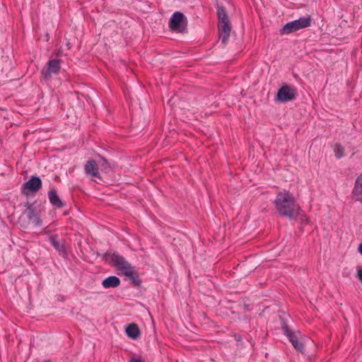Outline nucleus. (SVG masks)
<instances>
[{
	"mask_svg": "<svg viewBox=\"0 0 362 362\" xmlns=\"http://www.w3.org/2000/svg\"><path fill=\"white\" fill-rule=\"evenodd\" d=\"M274 204L279 215L291 221L296 220L301 210L293 194L287 190L279 192Z\"/></svg>",
	"mask_w": 362,
	"mask_h": 362,
	"instance_id": "1",
	"label": "nucleus"
},
{
	"mask_svg": "<svg viewBox=\"0 0 362 362\" xmlns=\"http://www.w3.org/2000/svg\"><path fill=\"white\" fill-rule=\"evenodd\" d=\"M103 257L105 261L108 262L112 267L119 272V274H123L133 267L123 256L117 252H106Z\"/></svg>",
	"mask_w": 362,
	"mask_h": 362,
	"instance_id": "2",
	"label": "nucleus"
},
{
	"mask_svg": "<svg viewBox=\"0 0 362 362\" xmlns=\"http://www.w3.org/2000/svg\"><path fill=\"white\" fill-rule=\"evenodd\" d=\"M311 24L310 16L300 17L298 20L286 23L280 30L281 35L290 34L303 28L309 27Z\"/></svg>",
	"mask_w": 362,
	"mask_h": 362,
	"instance_id": "3",
	"label": "nucleus"
},
{
	"mask_svg": "<svg viewBox=\"0 0 362 362\" xmlns=\"http://www.w3.org/2000/svg\"><path fill=\"white\" fill-rule=\"evenodd\" d=\"M281 329L284 334L288 337V340L291 342L293 347L299 352L305 353V346L302 341L299 340L301 333L300 332H293L289 329L286 323L281 320Z\"/></svg>",
	"mask_w": 362,
	"mask_h": 362,
	"instance_id": "4",
	"label": "nucleus"
},
{
	"mask_svg": "<svg viewBox=\"0 0 362 362\" xmlns=\"http://www.w3.org/2000/svg\"><path fill=\"white\" fill-rule=\"evenodd\" d=\"M187 25V19L180 11L175 12L169 21V28L174 32H183Z\"/></svg>",
	"mask_w": 362,
	"mask_h": 362,
	"instance_id": "5",
	"label": "nucleus"
},
{
	"mask_svg": "<svg viewBox=\"0 0 362 362\" xmlns=\"http://www.w3.org/2000/svg\"><path fill=\"white\" fill-rule=\"evenodd\" d=\"M42 187V182L40 177L33 175L25 182L21 187V193L28 196L30 194H35Z\"/></svg>",
	"mask_w": 362,
	"mask_h": 362,
	"instance_id": "6",
	"label": "nucleus"
},
{
	"mask_svg": "<svg viewBox=\"0 0 362 362\" xmlns=\"http://www.w3.org/2000/svg\"><path fill=\"white\" fill-rule=\"evenodd\" d=\"M297 95L298 93L295 88L288 85H284L278 90L276 100L278 102L285 103L294 100Z\"/></svg>",
	"mask_w": 362,
	"mask_h": 362,
	"instance_id": "7",
	"label": "nucleus"
},
{
	"mask_svg": "<svg viewBox=\"0 0 362 362\" xmlns=\"http://www.w3.org/2000/svg\"><path fill=\"white\" fill-rule=\"evenodd\" d=\"M62 62V60L59 59H49L47 63V68L42 71L44 78L48 80L52 77V74H59Z\"/></svg>",
	"mask_w": 362,
	"mask_h": 362,
	"instance_id": "8",
	"label": "nucleus"
},
{
	"mask_svg": "<svg viewBox=\"0 0 362 362\" xmlns=\"http://www.w3.org/2000/svg\"><path fill=\"white\" fill-rule=\"evenodd\" d=\"M25 206L26 207V209L25 210L24 214L26 215L28 220L35 226H42V221L36 211L34 204L27 202L25 203Z\"/></svg>",
	"mask_w": 362,
	"mask_h": 362,
	"instance_id": "9",
	"label": "nucleus"
},
{
	"mask_svg": "<svg viewBox=\"0 0 362 362\" xmlns=\"http://www.w3.org/2000/svg\"><path fill=\"white\" fill-rule=\"evenodd\" d=\"M231 24L230 21L218 22V29L219 33V37L221 40L223 44H226L230 35Z\"/></svg>",
	"mask_w": 362,
	"mask_h": 362,
	"instance_id": "10",
	"label": "nucleus"
},
{
	"mask_svg": "<svg viewBox=\"0 0 362 362\" xmlns=\"http://www.w3.org/2000/svg\"><path fill=\"white\" fill-rule=\"evenodd\" d=\"M351 194L356 201L362 204V173L356 177Z\"/></svg>",
	"mask_w": 362,
	"mask_h": 362,
	"instance_id": "11",
	"label": "nucleus"
},
{
	"mask_svg": "<svg viewBox=\"0 0 362 362\" xmlns=\"http://www.w3.org/2000/svg\"><path fill=\"white\" fill-rule=\"evenodd\" d=\"M84 171L87 175L100 178L98 164L95 160H90L84 165Z\"/></svg>",
	"mask_w": 362,
	"mask_h": 362,
	"instance_id": "12",
	"label": "nucleus"
},
{
	"mask_svg": "<svg viewBox=\"0 0 362 362\" xmlns=\"http://www.w3.org/2000/svg\"><path fill=\"white\" fill-rule=\"evenodd\" d=\"M48 198L52 206L57 208H62L65 204L60 199L56 189L52 188L48 192Z\"/></svg>",
	"mask_w": 362,
	"mask_h": 362,
	"instance_id": "13",
	"label": "nucleus"
},
{
	"mask_svg": "<svg viewBox=\"0 0 362 362\" xmlns=\"http://www.w3.org/2000/svg\"><path fill=\"white\" fill-rule=\"evenodd\" d=\"M124 276L128 277L131 281V284L134 286L139 287L141 284V281L139 276L138 273L134 269V267L123 274Z\"/></svg>",
	"mask_w": 362,
	"mask_h": 362,
	"instance_id": "14",
	"label": "nucleus"
},
{
	"mask_svg": "<svg viewBox=\"0 0 362 362\" xmlns=\"http://www.w3.org/2000/svg\"><path fill=\"white\" fill-rule=\"evenodd\" d=\"M57 235H52L49 237V241L57 251H58L60 254H62L63 255H66V250L65 248V246L64 244L60 243L57 240Z\"/></svg>",
	"mask_w": 362,
	"mask_h": 362,
	"instance_id": "15",
	"label": "nucleus"
},
{
	"mask_svg": "<svg viewBox=\"0 0 362 362\" xmlns=\"http://www.w3.org/2000/svg\"><path fill=\"white\" fill-rule=\"evenodd\" d=\"M120 279L116 276H110L102 281V286L105 288H117L120 285Z\"/></svg>",
	"mask_w": 362,
	"mask_h": 362,
	"instance_id": "16",
	"label": "nucleus"
},
{
	"mask_svg": "<svg viewBox=\"0 0 362 362\" xmlns=\"http://www.w3.org/2000/svg\"><path fill=\"white\" fill-rule=\"evenodd\" d=\"M126 333L127 335L132 339H137L141 334L140 329L138 325L135 323L129 324L127 327Z\"/></svg>",
	"mask_w": 362,
	"mask_h": 362,
	"instance_id": "17",
	"label": "nucleus"
},
{
	"mask_svg": "<svg viewBox=\"0 0 362 362\" xmlns=\"http://www.w3.org/2000/svg\"><path fill=\"white\" fill-rule=\"evenodd\" d=\"M217 16L218 22L230 21L226 9L222 4L217 3Z\"/></svg>",
	"mask_w": 362,
	"mask_h": 362,
	"instance_id": "18",
	"label": "nucleus"
},
{
	"mask_svg": "<svg viewBox=\"0 0 362 362\" xmlns=\"http://www.w3.org/2000/svg\"><path fill=\"white\" fill-rule=\"evenodd\" d=\"M335 157L337 159L341 158L344 156V148L340 144H336L334 148Z\"/></svg>",
	"mask_w": 362,
	"mask_h": 362,
	"instance_id": "19",
	"label": "nucleus"
},
{
	"mask_svg": "<svg viewBox=\"0 0 362 362\" xmlns=\"http://www.w3.org/2000/svg\"><path fill=\"white\" fill-rule=\"evenodd\" d=\"M357 276L360 281L362 283V267H357Z\"/></svg>",
	"mask_w": 362,
	"mask_h": 362,
	"instance_id": "20",
	"label": "nucleus"
},
{
	"mask_svg": "<svg viewBox=\"0 0 362 362\" xmlns=\"http://www.w3.org/2000/svg\"><path fill=\"white\" fill-rule=\"evenodd\" d=\"M66 54H64V53L63 52V50H62V48H59V49H58V51L57 52V53H56V56H57V57H62V56H66Z\"/></svg>",
	"mask_w": 362,
	"mask_h": 362,
	"instance_id": "21",
	"label": "nucleus"
},
{
	"mask_svg": "<svg viewBox=\"0 0 362 362\" xmlns=\"http://www.w3.org/2000/svg\"><path fill=\"white\" fill-rule=\"evenodd\" d=\"M101 159L103 160L102 166L104 167V168H107L109 167V165L107 160L103 157H101Z\"/></svg>",
	"mask_w": 362,
	"mask_h": 362,
	"instance_id": "22",
	"label": "nucleus"
},
{
	"mask_svg": "<svg viewBox=\"0 0 362 362\" xmlns=\"http://www.w3.org/2000/svg\"><path fill=\"white\" fill-rule=\"evenodd\" d=\"M129 362H144L141 358H133Z\"/></svg>",
	"mask_w": 362,
	"mask_h": 362,
	"instance_id": "23",
	"label": "nucleus"
},
{
	"mask_svg": "<svg viewBox=\"0 0 362 362\" xmlns=\"http://www.w3.org/2000/svg\"><path fill=\"white\" fill-rule=\"evenodd\" d=\"M358 250L362 255V243L359 245Z\"/></svg>",
	"mask_w": 362,
	"mask_h": 362,
	"instance_id": "24",
	"label": "nucleus"
},
{
	"mask_svg": "<svg viewBox=\"0 0 362 362\" xmlns=\"http://www.w3.org/2000/svg\"><path fill=\"white\" fill-rule=\"evenodd\" d=\"M305 220H306V221H307V222H308V221H309V218H308L305 217Z\"/></svg>",
	"mask_w": 362,
	"mask_h": 362,
	"instance_id": "25",
	"label": "nucleus"
},
{
	"mask_svg": "<svg viewBox=\"0 0 362 362\" xmlns=\"http://www.w3.org/2000/svg\"><path fill=\"white\" fill-rule=\"evenodd\" d=\"M69 45H70V43H69H69H67V47H69V49H70Z\"/></svg>",
	"mask_w": 362,
	"mask_h": 362,
	"instance_id": "26",
	"label": "nucleus"
}]
</instances>
